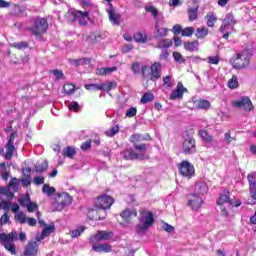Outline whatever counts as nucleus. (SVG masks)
<instances>
[{"instance_id":"obj_1","label":"nucleus","mask_w":256,"mask_h":256,"mask_svg":"<svg viewBox=\"0 0 256 256\" xmlns=\"http://www.w3.org/2000/svg\"><path fill=\"white\" fill-rule=\"evenodd\" d=\"M155 223V214L147 209L140 210L139 224L136 226V233L138 235H145Z\"/></svg>"},{"instance_id":"obj_2","label":"nucleus","mask_w":256,"mask_h":256,"mask_svg":"<svg viewBox=\"0 0 256 256\" xmlns=\"http://www.w3.org/2000/svg\"><path fill=\"white\" fill-rule=\"evenodd\" d=\"M15 241H17V232L12 231L9 234L0 233V245H3L6 251H9L11 255L17 254V249L13 243Z\"/></svg>"},{"instance_id":"obj_3","label":"nucleus","mask_w":256,"mask_h":256,"mask_svg":"<svg viewBox=\"0 0 256 256\" xmlns=\"http://www.w3.org/2000/svg\"><path fill=\"white\" fill-rule=\"evenodd\" d=\"M47 29H49V24L45 18H36L33 22V26L29 28L32 35L35 37H41L43 33H47Z\"/></svg>"},{"instance_id":"obj_4","label":"nucleus","mask_w":256,"mask_h":256,"mask_svg":"<svg viewBox=\"0 0 256 256\" xmlns=\"http://www.w3.org/2000/svg\"><path fill=\"white\" fill-rule=\"evenodd\" d=\"M251 59V55H249L248 51H243L238 53L235 58L231 59V63L234 69H244L249 65V61Z\"/></svg>"},{"instance_id":"obj_5","label":"nucleus","mask_w":256,"mask_h":256,"mask_svg":"<svg viewBox=\"0 0 256 256\" xmlns=\"http://www.w3.org/2000/svg\"><path fill=\"white\" fill-rule=\"evenodd\" d=\"M71 201H73V198L67 192L59 193L55 199L54 207H56V211H63Z\"/></svg>"},{"instance_id":"obj_6","label":"nucleus","mask_w":256,"mask_h":256,"mask_svg":"<svg viewBox=\"0 0 256 256\" xmlns=\"http://www.w3.org/2000/svg\"><path fill=\"white\" fill-rule=\"evenodd\" d=\"M248 187L251 201L248 200V205H256V173L252 172L247 175Z\"/></svg>"},{"instance_id":"obj_7","label":"nucleus","mask_w":256,"mask_h":256,"mask_svg":"<svg viewBox=\"0 0 256 256\" xmlns=\"http://www.w3.org/2000/svg\"><path fill=\"white\" fill-rule=\"evenodd\" d=\"M11 189L14 191L19 189V182L17 181V178H12L7 187H0V195H4L7 199H13L15 194Z\"/></svg>"},{"instance_id":"obj_8","label":"nucleus","mask_w":256,"mask_h":256,"mask_svg":"<svg viewBox=\"0 0 256 256\" xmlns=\"http://www.w3.org/2000/svg\"><path fill=\"white\" fill-rule=\"evenodd\" d=\"M182 151L184 155H193L197 153V146L195 144V138L186 136L182 143Z\"/></svg>"},{"instance_id":"obj_9","label":"nucleus","mask_w":256,"mask_h":256,"mask_svg":"<svg viewBox=\"0 0 256 256\" xmlns=\"http://www.w3.org/2000/svg\"><path fill=\"white\" fill-rule=\"evenodd\" d=\"M68 17H71V21H79V25L85 26L89 19V12L73 10L68 12Z\"/></svg>"},{"instance_id":"obj_10","label":"nucleus","mask_w":256,"mask_h":256,"mask_svg":"<svg viewBox=\"0 0 256 256\" xmlns=\"http://www.w3.org/2000/svg\"><path fill=\"white\" fill-rule=\"evenodd\" d=\"M15 139H17L16 131L11 133L6 144V153L4 154V157L8 161L13 159V155H15Z\"/></svg>"},{"instance_id":"obj_11","label":"nucleus","mask_w":256,"mask_h":256,"mask_svg":"<svg viewBox=\"0 0 256 256\" xmlns=\"http://www.w3.org/2000/svg\"><path fill=\"white\" fill-rule=\"evenodd\" d=\"M179 171L180 175H182V177H186L187 179H191V177L195 175V167L187 160L180 163Z\"/></svg>"},{"instance_id":"obj_12","label":"nucleus","mask_w":256,"mask_h":256,"mask_svg":"<svg viewBox=\"0 0 256 256\" xmlns=\"http://www.w3.org/2000/svg\"><path fill=\"white\" fill-rule=\"evenodd\" d=\"M120 155L126 161H134V159L143 161L144 159H149V156H147L146 154H137V152H135V150H133L132 148L122 151Z\"/></svg>"},{"instance_id":"obj_13","label":"nucleus","mask_w":256,"mask_h":256,"mask_svg":"<svg viewBox=\"0 0 256 256\" xmlns=\"http://www.w3.org/2000/svg\"><path fill=\"white\" fill-rule=\"evenodd\" d=\"M95 207L100 209H111V205L115 203V200L111 196H99L94 201Z\"/></svg>"},{"instance_id":"obj_14","label":"nucleus","mask_w":256,"mask_h":256,"mask_svg":"<svg viewBox=\"0 0 256 256\" xmlns=\"http://www.w3.org/2000/svg\"><path fill=\"white\" fill-rule=\"evenodd\" d=\"M88 217L92 221H101L107 217V209L106 208H95L88 211Z\"/></svg>"},{"instance_id":"obj_15","label":"nucleus","mask_w":256,"mask_h":256,"mask_svg":"<svg viewBox=\"0 0 256 256\" xmlns=\"http://www.w3.org/2000/svg\"><path fill=\"white\" fill-rule=\"evenodd\" d=\"M188 206L191 207L192 211H199L203 206V198L197 194H190L188 196Z\"/></svg>"},{"instance_id":"obj_16","label":"nucleus","mask_w":256,"mask_h":256,"mask_svg":"<svg viewBox=\"0 0 256 256\" xmlns=\"http://www.w3.org/2000/svg\"><path fill=\"white\" fill-rule=\"evenodd\" d=\"M233 106L238 109H243L244 111H251V109H253V103H251V99H249V97H242L234 101Z\"/></svg>"},{"instance_id":"obj_17","label":"nucleus","mask_w":256,"mask_h":256,"mask_svg":"<svg viewBox=\"0 0 256 256\" xmlns=\"http://www.w3.org/2000/svg\"><path fill=\"white\" fill-rule=\"evenodd\" d=\"M184 93H187V88L183 86V82H178L176 89L170 94L171 101H175V99H183Z\"/></svg>"},{"instance_id":"obj_18","label":"nucleus","mask_w":256,"mask_h":256,"mask_svg":"<svg viewBox=\"0 0 256 256\" xmlns=\"http://www.w3.org/2000/svg\"><path fill=\"white\" fill-rule=\"evenodd\" d=\"M106 12L108 13L109 21L112 22L113 25H119V19L121 16L115 12L113 4H108Z\"/></svg>"},{"instance_id":"obj_19","label":"nucleus","mask_w":256,"mask_h":256,"mask_svg":"<svg viewBox=\"0 0 256 256\" xmlns=\"http://www.w3.org/2000/svg\"><path fill=\"white\" fill-rule=\"evenodd\" d=\"M37 251H39V244L37 241H30L25 247V256H37Z\"/></svg>"},{"instance_id":"obj_20","label":"nucleus","mask_w":256,"mask_h":256,"mask_svg":"<svg viewBox=\"0 0 256 256\" xmlns=\"http://www.w3.org/2000/svg\"><path fill=\"white\" fill-rule=\"evenodd\" d=\"M120 217H122L124 221L129 222L131 219L137 217V210L127 208L120 213Z\"/></svg>"},{"instance_id":"obj_21","label":"nucleus","mask_w":256,"mask_h":256,"mask_svg":"<svg viewBox=\"0 0 256 256\" xmlns=\"http://www.w3.org/2000/svg\"><path fill=\"white\" fill-rule=\"evenodd\" d=\"M151 75L152 81H155V79H160L161 77V63L159 62H155L154 64H152L151 66Z\"/></svg>"},{"instance_id":"obj_22","label":"nucleus","mask_w":256,"mask_h":256,"mask_svg":"<svg viewBox=\"0 0 256 256\" xmlns=\"http://www.w3.org/2000/svg\"><path fill=\"white\" fill-rule=\"evenodd\" d=\"M95 253H111L112 247L109 244H93Z\"/></svg>"},{"instance_id":"obj_23","label":"nucleus","mask_w":256,"mask_h":256,"mask_svg":"<svg viewBox=\"0 0 256 256\" xmlns=\"http://www.w3.org/2000/svg\"><path fill=\"white\" fill-rule=\"evenodd\" d=\"M167 31H169V29L160 27L159 22H156L154 37H156V39H163V37H167Z\"/></svg>"},{"instance_id":"obj_24","label":"nucleus","mask_w":256,"mask_h":256,"mask_svg":"<svg viewBox=\"0 0 256 256\" xmlns=\"http://www.w3.org/2000/svg\"><path fill=\"white\" fill-rule=\"evenodd\" d=\"M184 49L189 51L190 53H195V51H199V41L194 40L192 42H184Z\"/></svg>"},{"instance_id":"obj_25","label":"nucleus","mask_w":256,"mask_h":256,"mask_svg":"<svg viewBox=\"0 0 256 256\" xmlns=\"http://www.w3.org/2000/svg\"><path fill=\"white\" fill-rule=\"evenodd\" d=\"M55 231V225H49V226H45L44 230L42 231V234L40 236H37V241H43V239H45V237H49V235H51V233H53Z\"/></svg>"},{"instance_id":"obj_26","label":"nucleus","mask_w":256,"mask_h":256,"mask_svg":"<svg viewBox=\"0 0 256 256\" xmlns=\"http://www.w3.org/2000/svg\"><path fill=\"white\" fill-rule=\"evenodd\" d=\"M194 195H198L201 197V195H205V193H207V191H209V188L207 187V184L205 183H198L195 185L194 187Z\"/></svg>"},{"instance_id":"obj_27","label":"nucleus","mask_w":256,"mask_h":256,"mask_svg":"<svg viewBox=\"0 0 256 256\" xmlns=\"http://www.w3.org/2000/svg\"><path fill=\"white\" fill-rule=\"evenodd\" d=\"M222 23H226V25H229L231 27V30L233 31L235 29L237 21L235 20V16L233 14L228 13L226 14V17L223 19Z\"/></svg>"},{"instance_id":"obj_28","label":"nucleus","mask_w":256,"mask_h":256,"mask_svg":"<svg viewBox=\"0 0 256 256\" xmlns=\"http://www.w3.org/2000/svg\"><path fill=\"white\" fill-rule=\"evenodd\" d=\"M220 33H223V39H229V35H231V26H229V24L222 22V25L220 26L219 29Z\"/></svg>"},{"instance_id":"obj_29","label":"nucleus","mask_w":256,"mask_h":256,"mask_svg":"<svg viewBox=\"0 0 256 256\" xmlns=\"http://www.w3.org/2000/svg\"><path fill=\"white\" fill-rule=\"evenodd\" d=\"M232 205L231 198L229 197V192H225L220 195V198L217 200V205Z\"/></svg>"},{"instance_id":"obj_30","label":"nucleus","mask_w":256,"mask_h":256,"mask_svg":"<svg viewBox=\"0 0 256 256\" xmlns=\"http://www.w3.org/2000/svg\"><path fill=\"white\" fill-rule=\"evenodd\" d=\"M102 87H103L102 91H106L108 95H111V91H113V89H117V82L102 83Z\"/></svg>"},{"instance_id":"obj_31","label":"nucleus","mask_w":256,"mask_h":256,"mask_svg":"<svg viewBox=\"0 0 256 256\" xmlns=\"http://www.w3.org/2000/svg\"><path fill=\"white\" fill-rule=\"evenodd\" d=\"M195 105L196 107H198V109H203V110H207L211 108V102L205 99L197 100L195 102Z\"/></svg>"},{"instance_id":"obj_32","label":"nucleus","mask_w":256,"mask_h":256,"mask_svg":"<svg viewBox=\"0 0 256 256\" xmlns=\"http://www.w3.org/2000/svg\"><path fill=\"white\" fill-rule=\"evenodd\" d=\"M173 45V41L171 39H162L157 44V49H169Z\"/></svg>"},{"instance_id":"obj_33","label":"nucleus","mask_w":256,"mask_h":256,"mask_svg":"<svg viewBox=\"0 0 256 256\" xmlns=\"http://www.w3.org/2000/svg\"><path fill=\"white\" fill-rule=\"evenodd\" d=\"M153 99H155V95H153V93L151 92H146L142 95L140 99V103H142L143 105H146V103H151Z\"/></svg>"},{"instance_id":"obj_34","label":"nucleus","mask_w":256,"mask_h":256,"mask_svg":"<svg viewBox=\"0 0 256 256\" xmlns=\"http://www.w3.org/2000/svg\"><path fill=\"white\" fill-rule=\"evenodd\" d=\"M72 65H75V67H79V65H89L91 63V59L89 58H79V59H72L70 61Z\"/></svg>"},{"instance_id":"obj_35","label":"nucleus","mask_w":256,"mask_h":256,"mask_svg":"<svg viewBox=\"0 0 256 256\" xmlns=\"http://www.w3.org/2000/svg\"><path fill=\"white\" fill-rule=\"evenodd\" d=\"M209 35V29L208 28H197L196 29V33L195 36L198 39H205V37H207Z\"/></svg>"},{"instance_id":"obj_36","label":"nucleus","mask_w":256,"mask_h":256,"mask_svg":"<svg viewBox=\"0 0 256 256\" xmlns=\"http://www.w3.org/2000/svg\"><path fill=\"white\" fill-rule=\"evenodd\" d=\"M198 11H199V6L192 7V8L188 9L189 21H195V19H197Z\"/></svg>"},{"instance_id":"obj_37","label":"nucleus","mask_w":256,"mask_h":256,"mask_svg":"<svg viewBox=\"0 0 256 256\" xmlns=\"http://www.w3.org/2000/svg\"><path fill=\"white\" fill-rule=\"evenodd\" d=\"M14 219L15 221H17V223H20L21 225H25V223H27V215H25V213L23 212L16 213Z\"/></svg>"},{"instance_id":"obj_38","label":"nucleus","mask_w":256,"mask_h":256,"mask_svg":"<svg viewBox=\"0 0 256 256\" xmlns=\"http://www.w3.org/2000/svg\"><path fill=\"white\" fill-rule=\"evenodd\" d=\"M55 191V187H51L49 186V184H44L42 188V193H44V195H47L48 197H51V195H55Z\"/></svg>"},{"instance_id":"obj_39","label":"nucleus","mask_w":256,"mask_h":256,"mask_svg":"<svg viewBox=\"0 0 256 256\" xmlns=\"http://www.w3.org/2000/svg\"><path fill=\"white\" fill-rule=\"evenodd\" d=\"M87 91H103V83L100 84H86Z\"/></svg>"},{"instance_id":"obj_40","label":"nucleus","mask_w":256,"mask_h":256,"mask_svg":"<svg viewBox=\"0 0 256 256\" xmlns=\"http://www.w3.org/2000/svg\"><path fill=\"white\" fill-rule=\"evenodd\" d=\"M228 87L229 89H237L239 87V78L236 75H233L228 81Z\"/></svg>"},{"instance_id":"obj_41","label":"nucleus","mask_w":256,"mask_h":256,"mask_svg":"<svg viewBox=\"0 0 256 256\" xmlns=\"http://www.w3.org/2000/svg\"><path fill=\"white\" fill-rule=\"evenodd\" d=\"M199 136L205 141V143H211L213 141V137L207 133V130H200Z\"/></svg>"},{"instance_id":"obj_42","label":"nucleus","mask_w":256,"mask_h":256,"mask_svg":"<svg viewBox=\"0 0 256 256\" xmlns=\"http://www.w3.org/2000/svg\"><path fill=\"white\" fill-rule=\"evenodd\" d=\"M63 153L66 157H68L69 159H73V157H75V154L77 153L75 151V148L68 146L63 150Z\"/></svg>"},{"instance_id":"obj_43","label":"nucleus","mask_w":256,"mask_h":256,"mask_svg":"<svg viewBox=\"0 0 256 256\" xmlns=\"http://www.w3.org/2000/svg\"><path fill=\"white\" fill-rule=\"evenodd\" d=\"M19 204L21 207H26L31 203V197L29 195H24L19 198Z\"/></svg>"},{"instance_id":"obj_44","label":"nucleus","mask_w":256,"mask_h":256,"mask_svg":"<svg viewBox=\"0 0 256 256\" xmlns=\"http://www.w3.org/2000/svg\"><path fill=\"white\" fill-rule=\"evenodd\" d=\"M207 27H214L215 21H217V17L213 13H209L206 16Z\"/></svg>"},{"instance_id":"obj_45","label":"nucleus","mask_w":256,"mask_h":256,"mask_svg":"<svg viewBox=\"0 0 256 256\" xmlns=\"http://www.w3.org/2000/svg\"><path fill=\"white\" fill-rule=\"evenodd\" d=\"M49 167V164L47 162H43L42 164H37L35 166V172L36 173H45Z\"/></svg>"},{"instance_id":"obj_46","label":"nucleus","mask_w":256,"mask_h":256,"mask_svg":"<svg viewBox=\"0 0 256 256\" xmlns=\"http://www.w3.org/2000/svg\"><path fill=\"white\" fill-rule=\"evenodd\" d=\"M134 40L136 43H147V36L141 32H138L134 35Z\"/></svg>"},{"instance_id":"obj_47","label":"nucleus","mask_w":256,"mask_h":256,"mask_svg":"<svg viewBox=\"0 0 256 256\" xmlns=\"http://www.w3.org/2000/svg\"><path fill=\"white\" fill-rule=\"evenodd\" d=\"M0 173L4 181H8L9 173H7V168L5 167V162L0 163Z\"/></svg>"},{"instance_id":"obj_48","label":"nucleus","mask_w":256,"mask_h":256,"mask_svg":"<svg viewBox=\"0 0 256 256\" xmlns=\"http://www.w3.org/2000/svg\"><path fill=\"white\" fill-rule=\"evenodd\" d=\"M145 10L148 12V13H151L154 17V19L157 20V18L159 17V11L155 8V6L153 5H150V6H146L145 7Z\"/></svg>"},{"instance_id":"obj_49","label":"nucleus","mask_w":256,"mask_h":256,"mask_svg":"<svg viewBox=\"0 0 256 256\" xmlns=\"http://www.w3.org/2000/svg\"><path fill=\"white\" fill-rule=\"evenodd\" d=\"M63 90H64L66 95H71L75 91V85H73V84H65L63 86Z\"/></svg>"},{"instance_id":"obj_50","label":"nucleus","mask_w":256,"mask_h":256,"mask_svg":"<svg viewBox=\"0 0 256 256\" xmlns=\"http://www.w3.org/2000/svg\"><path fill=\"white\" fill-rule=\"evenodd\" d=\"M134 149L136 151H140L137 155H145V151H147V146L145 144H134Z\"/></svg>"},{"instance_id":"obj_51","label":"nucleus","mask_w":256,"mask_h":256,"mask_svg":"<svg viewBox=\"0 0 256 256\" xmlns=\"http://www.w3.org/2000/svg\"><path fill=\"white\" fill-rule=\"evenodd\" d=\"M90 241L92 245H95V243H99V241H103V236L101 234V231H98L96 235L92 236L90 238Z\"/></svg>"},{"instance_id":"obj_52","label":"nucleus","mask_w":256,"mask_h":256,"mask_svg":"<svg viewBox=\"0 0 256 256\" xmlns=\"http://www.w3.org/2000/svg\"><path fill=\"white\" fill-rule=\"evenodd\" d=\"M195 33V28L193 27H186L182 30V37H191Z\"/></svg>"},{"instance_id":"obj_53","label":"nucleus","mask_w":256,"mask_h":256,"mask_svg":"<svg viewBox=\"0 0 256 256\" xmlns=\"http://www.w3.org/2000/svg\"><path fill=\"white\" fill-rule=\"evenodd\" d=\"M12 47H14L15 49H27L29 47V43L27 42H14L12 44Z\"/></svg>"},{"instance_id":"obj_54","label":"nucleus","mask_w":256,"mask_h":256,"mask_svg":"<svg viewBox=\"0 0 256 256\" xmlns=\"http://www.w3.org/2000/svg\"><path fill=\"white\" fill-rule=\"evenodd\" d=\"M26 209L29 213H35L39 209V205L35 202H30L27 206Z\"/></svg>"},{"instance_id":"obj_55","label":"nucleus","mask_w":256,"mask_h":256,"mask_svg":"<svg viewBox=\"0 0 256 256\" xmlns=\"http://www.w3.org/2000/svg\"><path fill=\"white\" fill-rule=\"evenodd\" d=\"M86 41H87V43H89V45H93V44L97 43V35H95V33H90L86 37Z\"/></svg>"},{"instance_id":"obj_56","label":"nucleus","mask_w":256,"mask_h":256,"mask_svg":"<svg viewBox=\"0 0 256 256\" xmlns=\"http://www.w3.org/2000/svg\"><path fill=\"white\" fill-rule=\"evenodd\" d=\"M163 85L164 87H168V89L173 87V80L171 79V76H166L163 78Z\"/></svg>"},{"instance_id":"obj_57","label":"nucleus","mask_w":256,"mask_h":256,"mask_svg":"<svg viewBox=\"0 0 256 256\" xmlns=\"http://www.w3.org/2000/svg\"><path fill=\"white\" fill-rule=\"evenodd\" d=\"M117 133H119V125H116V126L112 127L110 130H108L106 132V135L108 137H114V135H117Z\"/></svg>"},{"instance_id":"obj_58","label":"nucleus","mask_w":256,"mask_h":256,"mask_svg":"<svg viewBox=\"0 0 256 256\" xmlns=\"http://www.w3.org/2000/svg\"><path fill=\"white\" fill-rule=\"evenodd\" d=\"M83 231H85V227L80 226L78 229L71 231V237H73V238L79 237L81 235V233H83Z\"/></svg>"},{"instance_id":"obj_59","label":"nucleus","mask_w":256,"mask_h":256,"mask_svg":"<svg viewBox=\"0 0 256 256\" xmlns=\"http://www.w3.org/2000/svg\"><path fill=\"white\" fill-rule=\"evenodd\" d=\"M145 138H143L141 136V134H133L131 137H130V141L131 143H139V141H144Z\"/></svg>"},{"instance_id":"obj_60","label":"nucleus","mask_w":256,"mask_h":256,"mask_svg":"<svg viewBox=\"0 0 256 256\" xmlns=\"http://www.w3.org/2000/svg\"><path fill=\"white\" fill-rule=\"evenodd\" d=\"M131 70L135 75H138V73H141V64H139V62H134L131 66Z\"/></svg>"},{"instance_id":"obj_61","label":"nucleus","mask_w":256,"mask_h":256,"mask_svg":"<svg viewBox=\"0 0 256 256\" xmlns=\"http://www.w3.org/2000/svg\"><path fill=\"white\" fill-rule=\"evenodd\" d=\"M50 73L52 75H54L55 79H57V80L63 79V71H61L59 69L51 70Z\"/></svg>"},{"instance_id":"obj_62","label":"nucleus","mask_w":256,"mask_h":256,"mask_svg":"<svg viewBox=\"0 0 256 256\" xmlns=\"http://www.w3.org/2000/svg\"><path fill=\"white\" fill-rule=\"evenodd\" d=\"M68 108L70 111H74L75 113H77V111H79V103L72 101L69 103Z\"/></svg>"},{"instance_id":"obj_63","label":"nucleus","mask_w":256,"mask_h":256,"mask_svg":"<svg viewBox=\"0 0 256 256\" xmlns=\"http://www.w3.org/2000/svg\"><path fill=\"white\" fill-rule=\"evenodd\" d=\"M100 233L102 234L103 241H109L113 237V232L100 231Z\"/></svg>"},{"instance_id":"obj_64","label":"nucleus","mask_w":256,"mask_h":256,"mask_svg":"<svg viewBox=\"0 0 256 256\" xmlns=\"http://www.w3.org/2000/svg\"><path fill=\"white\" fill-rule=\"evenodd\" d=\"M137 115V108L131 107L126 111V117L131 118L135 117Z\"/></svg>"}]
</instances>
